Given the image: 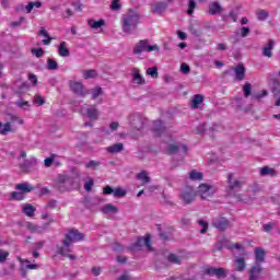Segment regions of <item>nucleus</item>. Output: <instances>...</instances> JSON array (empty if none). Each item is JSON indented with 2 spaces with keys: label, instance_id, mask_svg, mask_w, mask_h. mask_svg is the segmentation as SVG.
<instances>
[{
  "label": "nucleus",
  "instance_id": "obj_31",
  "mask_svg": "<svg viewBox=\"0 0 280 280\" xmlns=\"http://www.w3.org/2000/svg\"><path fill=\"white\" fill-rule=\"evenodd\" d=\"M15 189L23 191L24 194H30V191H34V186L30 185V183H22L15 186Z\"/></svg>",
  "mask_w": 280,
  "mask_h": 280
},
{
  "label": "nucleus",
  "instance_id": "obj_34",
  "mask_svg": "<svg viewBox=\"0 0 280 280\" xmlns=\"http://www.w3.org/2000/svg\"><path fill=\"white\" fill-rule=\"evenodd\" d=\"M235 270L237 272H244L246 270V260L244 258H237L235 260Z\"/></svg>",
  "mask_w": 280,
  "mask_h": 280
},
{
  "label": "nucleus",
  "instance_id": "obj_6",
  "mask_svg": "<svg viewBox=\"0 0 280 280\" xmlns=\"http://www.w3.org/2000/svg\"><path fill=\"white\" fill-rule=\"evenodd\" d=\"M70 91L74 93V95H79V97H86L91 93V91L86 90V88L78 81H70Z\"/></svg>",
  "mask_w": 280,
  "mask_h": 280
},
{
  "label": "nucleus",
  "instance_id": "obj_19",
  "mask_svg": "<svg viewBox=\"0 0 280 280\" xmlns=\"http://www.w3.org/2000/svg\"><path fill=\"white\" fill-rule=\"evenodd\" d=\"M56 248H57L58 255H61V257H69L71 259V261H75V259H77L75 255L69 254V253H71L70 247L68 250L67 247H65V246L56 245Z\"/></svg>",
  "mask_w": 280,
  "mask_h": 280
},
{
  "label": "nucleus",
  "instance_id": "obj_41",
  "mask_svg": "<svg viewBox=\"0 0 280 280\" xmlns=\"http://www.w3.org/2000/svg\"><path fill=\"white\" fill-rule=\"evenodd\" d=\"M256 16L258 19V21H266L268 19V16H270V13H268V11L260 9L256 12Z\"/></svg>",
  "mask_w": 280,
  "mask_h": 280
},
{
  "label": "nucleus",
  "instance_id": "obj_25",
  "mask_svg": "<svg viewBox=\"0 0 280 280\" xmlns=\"http://www.w3.org/2000/svg\"><path fill=\"white\" fill-rule=\"evenodd\" d=\"M272 49H275V40L269 39L267 45L262 47V56L267 58H272Z\"/></svg>",
  "mask_w": 280,
  "mask_h": 280
},
{
  "label": "nucleus",
  "instance_id": "obj_2",
  "mask_svg": "<svg viewBox=\"0 0 280 280\" xmlns=\"http://www.w3.org/2000/svg\"><path fill=\"white\" fill-rule=\"evenodd\" d=\"M145 246L147 250H152V236L150 234H145V236H138L137 242L131 243L130 246L127 247L129 253H139V250L143 249Z\"/></svg>",
  "mask_w": 280,
  "mask_h": 280
},
{
  "label": "nucleus",
  "instance_id": "obj_52",
  "mask_svg": "<svg viewBox=\"0 0 280 280\" xmlns=\"http://www.w3.org/2000/svg\"><path fill=\"white\" fill-rule=\"evenodd\" d=\"M31 52L36 58H43V56L45 55V50L43 48H32Z\"/></svg>",
  "mask_w": 280,
  "mask_h": 280
},
{
  "label": "nucleus",
  "instance_id": "obj_51",
  "mask_svg": "<svg viewBox=\"0 0 280 280\" xmlns=\"http://www.w3.org/2000/svg\"><path fill=\"white\" fill-rule=\"evenodd\" d=\"M110 10H113L114 12H117L119 10H121V3L119 0H113L110 5H109Z\"/></svg>",
  "mask_w": 280,
  "mask_h": 280
},
{
  "label": "nucleus",
  "instance_id": "obj_4",
  "mask_svg": "<svg viewBox=\"0 0 280 280\" xmlns=\"http://www.w3.org/2000/svg\"><path fill=\"white\" fill-rule=\"evenodd\" d=\"M159 45H150L149 39H141L139 43L136 44L133 47V54L135 56H141L143 51H159Z\"/></svg>",
  "mask_w": 280,
  "mask_h": 280
},
{
  "label": "nucleus",
  "instance_id": "obj_21",
  "mask_svg": "<svg viewBox=\"0 0 280 280\" xmlns=\"http://www.w3.org/2000/svg\"><path fill=\"white\" fill-rule=\"evenodd\" d=\"M132 83L139 85L145 84V79L139 72V68H132Z\"/></svg>",
  "mask_w": 280,
  "mask_h": 280
},
{
  "label": "nucleus",
  "instance_id": "obj_45",
  "mask_svg": "<svg viewBox=\"0 0 280 280\" xmlns=\"http://www.w3.org/2000/svg\"><path fill=\"white\" fill-rule=\"evenodd\" d=\"M138 180H142L143 183H150L151 178L148 176V173L145 171H142L137 174Z\"/></svg>",
  "mask_w": 280,
  "mask_h": 280
},
{
  "label": "nucleus",
  "instance_id": "obj_37",
  "mask_svg": "<svg viewBox=\"0 0 280 280\" xmlns=\"http://www.w3.org/2000/svg\"><path fill=\"white\" fill-rule=\"evenodd\" d=\"M36 212V208L30 203H26L23 207V213L27 215L28 218H34V213Z\"/></svg>",
  "mask_w": 280,
  "mask_h": 280
},
{
  "label": "nucleus",
  "instance_id": "obj_40",
  "mask_svg": "<svg viewBox=\"0 0 280 280\" xmlns=\"http://www.w3.org/2000/svg\"><path fill=\"white\" fill-rule=\"evenodd\" d=\"M243 94H244V97H250V95H253V85L248 82H246L244 85H243Z\"/></svg>",
  "mask_w": 280,
  "mask_h": 280
},
{
  "label": "nucleus",
  "instance_id": "obj_28",
  "mask_svg": "<svg viewBox=\"0 0 280 280\" xmlns=\"http://www.w3.org/2000/svg\"><path fill=\"white\" fill-rule=\"evenodd\" d=\"M55 189L60 191V194H65V191H69V187L65 182L60 180V175H58L57 180L55 182Z\"/></svg>",
  "mask_w": 280,
  "mask_h": 280
},
{
  "label": "nucleus",
  "instance_id": "obj_61",
  "mask_svg": "<svg viewBox=\"0 0 280 280\" xmlns=\"http://www.w3.org/2000/svg\"><path fill=\"white\" fill-rule=\"evenodd\" d=\"M180 71L185 74V75H187L188 73H191V68H189V65H187V63H182L180 65Z\"/></svg>",
  "mask_w": 280,
  "mask_h": 280
},
{
  "label": "nucleus",
  "instance_id": "obj_23",
  "mask_svg": "<svg viewBox=\"0 0 280 280\" xmlns=\"http://www.w3.org/2000/svg\"><path fill=\"white\" fill-rule=\"evenodd\" d=\"M261 265L257 264L249 270V280H259V276L261 275Z\"/></svg>",
  "mask_w": 280,
  "mask_h": 280
},
{
  "label": "nucleus",
  "instance_id": "obj_44",
  "mask_svg": "<svg viewBox=\"0 0 280 280\" xmlns=\"http://www.w3.org/2000/svg\"><path fill=\"white\" fill-rule=\"evenodd\" d=\"M84 80H89L91 78H97V70H85L83 71Z\"/></svg>",
  "mask_w": 280,
  "mask_h": 280
},
{
  "label": "nucleus",
  "instance_id": "obj_15",
  "mask_svg": "<svg viewBox=\"0 0 280 280\" xmlns=\"http://www.w3.org/2000/svg\"><path fill=\"white\" fill-rule=\"evenodd\" d=\"M269 91L272 93L273 97H279L280 95V81L277 78L269 79L268 81Z\"/></svg>",
  "mask_w": 280,
  "mask_h": 280
},
{
  "label": "nucleus",
  "instance_id": "obj_62",
  "mask_svg": "<svg viewBox=\"0 0 280 280\" xmlns=\"http://www.w3.org/2000/svg\"><path fill=\"white\" fill-rule=\"evenodd\" d=\"M190 34H192V36H196V38H200V36H202V31L195 27H190Z\"/></svg>",
  "mask_w": 280,
  "mask_h": 280
},
{
  "label": "nucleus",
  "instance_id": "obj_8",
  "mask_svg": "<svg viewBox=\"0 0 280 280\" xmlns=\"http://www.w3.org/2000/svg\"><path fill=\"white\" fill-rule=\"evenodd\" d=\"M13 92L15 95H19L20 97H23L27 91H30L31 85L27 82H23L21 80H18L13 83Z\"/></svg>",
  "mask_w": 280,
  "mask_h": 280
},
{
  "label": "nucleus",
  "instance_id": "obj_48",
  "mask_svg": "<svg viewBox=\"0 0 280 280\" xmlns=\"http://www.w3.org/2000/svg\"><path fill=\"white\" fill-rule=\"evenodd\" d=\"M147 75H150L151 78H159V68L156 67L148 68Z\"/></svg>",
  "mask_w": 280,
  "mask_h": 280
},
{
  "label": "nucleus",
  "instance_id": "obj_32",
  "mask_svg": "<svg viewBox=\"0 0 280 280\" xmlns=\"http://www.w3.org/2000/svg\"><path fill=\"white\" fill-rule=\"evenodd\" d=\"M122 151H124V143L121 142H118L107 148V152H109V154H117Z\"/></svg>",
  "mask_w": 280,
  "mask_h": 280
},
{
  "label": "nucleus",
  "instance_id": "obj_43",
  "mask_svg": "<svg viewBox=\"0 0 280 280\" xmlns=\"http://www.w3.org/2000/svg\"><path fill=\"white\" fill-rule=\"evenodd\" d=\"M189 178L190 180H202L203 174L194 170L190 172Z\"/></svg>",
  "mask_w": 280,
  "mask_h": 280
},
{
  "label": "nucleus",
  "instance_id": "obj_22",
  "mask_svg": "<svg viewBox=\"0 0 280 280\" xmlns=\"http://www.w3.org/2000/svg\"><path fill=\"white\" fill-rule=\"evenodd\" d=\"M234 102L236 104V109L237 110H243L244 113H250L253 109V105H248L247 107L244 108V98L241 96L234 97Z\"/></svg>",
  "mask_w": 280,
  "mask_h": 280
},
{
  "label": "nucleus",
  "instance_id": "obj_20",
  "mask_svg": "<svg viewBox=\"0 0 280 280\" xmlns=\"http://www.w3.org/2000/svg\"><path fill=\"white\" fill-rule=\"evenodd\" d=\"M234 73L235 80L242 82V80L246 78V68L244 67V63H238L237 67L234 69Z\"/></svg>",
  "mask_w": 280,
  "mask_h": 280
},
{
  "label": "nucleus",
  "instance_id": "obj_47",
  "mask_svg": "<svg viewBox=\"0 0 280 280\" xmlns=\"http://www.w3.org/2000/svg\"><path fill=\"white\" fill-rule=\"evenodd\" d=\"M207 132V122L200 124L196 129H195V135H205Z\"/></svg>",
  "mask_w": 280,
  "mask_h": 280
},
{
  "label": "nucleus",
  "instance_id": "obj_24",
  "mask_svg": "<svg viewBox=\"0 0 280 280\" xmlns=\"http://www.w3.org/2000/svg\"><path fill=\"white\" fill-rule=\"evenodd\" d=\"M255 261L256 264H264V261H266V250L264 248H255Z\"/></svg>",
  "mask_w": 280,
  "mask_h": 280
},
{
  "label": "nucleus",
  "instance_id": "obj_16",
  "mask_svg": "<svg viewBox=\"0 0 280 280\" xmlns=\"http://www.w3.org/2000/svg\"><path fill=\"white\" fill-rule=\"evenodd\" d=\"M60 182L66 184V187H68V191H71V189H75L78 187V183L75 182V177L71 175H59Z\"/></svg>",
  "mask_w": 280,
  "mask_h": 280
},
{
  "label": "nucleus",
  "instance_id": "obj_9",
  "mask_svg": "<svg viewBox=\"0 0 280 280\" xmlns=\"http://www.w3.org/2000/svg\"><path fill=\"white\" fill-rule=\"evenodd\" d=\"M228 196H234L235 189H242V182H240L238 179L233 180V173L228 174Z\"/></svg>",
  "mask_w": 280,
  "mask_h": 280
},
{
  "label": "nucleus",
  "instance_id": "obj_1",
  "mask_svg": "<svg viewBox=\"0 0 280 280\" xmlns=\"http://www.w3.org/2000/svg\"><path fill=\"white\" fill-rule=\"evenodd\" d=\"M141 15L139 12L129 9L127 13L122 15V32L125 34H132L137 30V25H139Z\"/></svg>",
  "mask_w": 280,
  "mask_h": 280
},
{
  "label": "nucleus",
  "instance_id": "obj_58",
  "mask_svg": "<svg viewBox=\"0 0 280 280\" xmlns=\"http://www.w3.org/2000/svg\"><path fill=\"white\" fill-rule=\"evenodd\" d=\"M12 200H23L25 198V195L23 192L13 191L11 192Z\"/></svg>",
  "mask_w": 280,
  "mask_h": 280
},
{
  "label": "nucleus",
  "instance_id": "obj_33",
  "mask_svg": "<svg viewBox=\"0 0 280 280\" xmlns=\"http://www.w3.org/2000/svg\"><path fill=\"white\" fill-rule=\"evenodd\" d=\"M205 102V96L196 94L191 101V108H200V105Z\"/></svg>",
  "mask_w": 280,
  "mask_h": 280
},
{
  "label": "nucleus",
  "instance_id": "obj_63",
  "mask_svg": "<svg viewBox=\"0 0 280 280\" xmlns=\"http://www.w3.org/2000/svg\"><path fill=\"white\" fill-rule=\"evenodd\" d=\"M10 253L0 249V264H3L5 261V259H8Z\"/></svg>",
  "mask_w": 280,
  "mask_h": 280
},
{
  "label": "nucleus",
  "instance_id": "obj_59",
  "mask_svg": "<svg viewBox=\"0 0 280 280\" xmlns=\"http://www.w3.org/2000/svg\"><path fill=\"white\" fill-rule=\"evenodd\" d=\"M268 91L262 90L261 93L253 94L252 100H261L262 97H267Z\"/></svg>",
  "mask_w": 280,
  "mask_h": 280
},
{
  "label": "nucleus",
  "instance_id": "obj_39",
  "mask_svg": "<svg viewBox=\"0 0 280 280\" xmlns=\"http://www.w3.org/2000/svg\"><path fill=\"white\" fill-rule=\"evenodd\" d=\"M100 165H102V162L91 160L90 162L85 163L86 170H100Z\"/></svg>",
  "mask_w": 280,
  "mask_h": 280
},
{
  "label": "nucleus",
  "instance_id": "obj_42",
  "mask_svg": "<svg viewBox=\"0 0 280 280\" xmlns=\"http://www.w3.org/2000/svg\"><path fill=\"white\" fill-rule=\"evenodd\" d=\"M8 132H12V126L10 122H0V135H8Z\"/></svg>",
  "mask_w": 280,
  "mask_h": 280
},
{
  "label": "nucleus",
  "instance_id": "obj_38",
  "mask_svg": "<svg viewBox=\"0 0 280 280\" xmlns=\"http://www.w3.org/2000/svg\"><path fill=\"white\" fill-rule=\"evenodd\" d=\"M46 69H48V71H58V61L54 58H48Z\"/></svg>",
  "mask_w": 280,
  "mask_h": 280
},
{
  "label": "nucleus",
  "instance_id": "obj_35",
  "mask_svg": "<svg viewBox=\"0 0 280 280\" xmlns=\"http://www.w3.org/2000/svg\"><path fill=\"white\" fill-rule=\"evenodd\" d=\"M102 213L106 214V213H118L119 209L115 206H113L112 203H106L102 209H101Z\"/></svg>",
  "mask_w": 280,
  "mask_h": 280
},
{
  "label": "nucleus",
  "instance_id": "obj_7",
  "mask_svg": "<svg viewBox=\"0 0 280 280\" xmlns=\"http://www.w3.org/2000/svg\"><path fill=\"white\" fill-rule=\"evenodd\" d=\"M205 275H208L209 277H217V279H226V277H229V270L222 267H208L205 269Z\"/></svg>",
  "mask_w": 280,
  "mask_h": 280
},
{
  "label": "nucleus",
  "instance_id": "obj_57",
  "mask_svg": "<svg viewBox=\"0 0 280 280\" xmlns=\"http://www.w3.org/2000/svg\"><path fill=\"white\" fill-rule=\"evenodd\" d=\"M34 104H37V106H43L45 104V98L40 96V94H36L33 100Z\"/></svg>",
  "mask_w": 280,
  "mask_h": 280
},
{
  "label": "nucleus",
  "instance_id": "obj_36",
  "mask_svg": "<svg viewBox=\"0 0 280 280\" xmlns=\"http://www.w3.org/2000/svg\"><path fill=\"white\" fill-rule=\"evenodd\" d=\"M106 22L104 20H98V21H95V20H89L88 21V25L90 27H92V30H100V27H103V25H105Z\"/></svg>",
  "mask_w": 280,
  "mask_h": 280
},
{
  "label": "nucleus",
  "instance_id": "obj_46",
  "mask_svg": "<svg viewBox=\"0 0 280 280\" xmlns=\"http://www.w3.org/2000/svg\"><path fill=\"white\" fill-rule=\"evenodd\" d=\"M199 226H202V229L199 231L201 235H205L209 231V223L205 220H198Z\"/></svg>",
  "mask_w": 280,
  "mask_h": 280
},
{
  "label": "nucleus",
  "instance_id": "obj_56",
  "mask_svg": "<svg viewBox=\"0 0 280 280\" xmlns=\"http://www.w3.org/2000/svg\"><path fill=\"white\" fill-rule=\"evenodd\" d=\"M102 93H104L102 88L97 86V88L93 89L92 90V100H97V97H100V95H102Z\"/></svg>",
  "mask_w": 280,
  "mask_h": 280
},
{
  "label": "nucleus",
  "instance_id": "obj_10",
  "mask_svg": "<svg viewBox=\"0 0 280 280\" xmlns=\"http://www.w3.org/2000/svg\"><path fill=\"white\" fill-rule=\"evenodd\" d=\"M198 194L200 195L201 200H207V198H211V196L215 194V190L213 189V186L209 184H201Z\"/></svg>",
  "mask_w": 280,
  "mask_h": 280
},
{
  "label": "nucleus",
  "instance_id": "obj_50",
  "mask_svg": "<svg viewBox=\"0 0 280 280\" xmlns=\"http://www.w3.org/2000/svg\"><path fill=\"white\" fill-rule=\"evenodd\" d=\"M15 106H19V108H23V110H27V108H30V102L20 98L18 102H15Z\"/></svg>",
  "mask_w": 280,
  "mask_h": 280
},
{
  "label": "nucleus",
  "instance_id": "obj_49",
  "mask_svg": "<svg viewBox=\"0 0 280 280\" xmlns=\"http://www.w3.org/2000/svg\"><path fill=\"white\" fill-rule=\"evenodd\" d=\"M127 191L124 190L121 187H117L114 189V198H124Z\"/></svg>",
  "mask_w": 280,
  "mask_h": 280
},
{
  "label": "nucleus",
  "instance_id": "obj_54",
  "mask_svg": "<svg viewBox=\"0 0 280 280\" xmlns=\"http://www.w3.org/2000/svg\"><path fill=\"white\" fill-rule=\"evenodd\" d=\"M168 261L171 264H177V265H180V257H178L177 255L175 254H170L168 257H167Z\"/></svg>",
  "mask_w": 280,
  "mask_h": 280
},
{
  "label": "nucleus",
  "instance_id": "obj_55",
  "mask_svg": "<svg viewBox=\"0 0 280 280\" xmlns=\"http://www.w3.org/2000/svg\"><path fill=\"white\" fill-rule=\"evenodd\" d=\"M194 10H196V1H195V0H189V1H188L187 14H188L189 16H191V14H194Z\"/></svg>",
  "mask_w": 280,
  "mask_h": 280
},
{
  "label": "nucleus",
  "instance_id": "obj_64",
  "mask_svg": "<svg viewBox=\"0 0 280 280\" xmlns=\"http://www.w3.org/2000/svg\"><path fill=\"white\" fill-rule=\"evenodd\" d=\"M54 159H55V155H51L50 158L45 159L44 161L45 167H51V165H54Z\"/></svg>",
  "mask_w": 280,
  "mask_h": 280
},
{
  "label": "nucleus",
  "instance_id": "obj_12",
  "mask_svg": "<svg viewBox=\"0 0 280 280\" xmlns=\"http://www.w3.org/2000/svg\"><path fill=\"white\" fill-rule=\"evenodd\" d=\"M36 165H38V160L36 158H31L30 160H24L23 163L20 164V170H22L24 174H30Z\"/></svg>",
  "mask_w": 280,
  "mask_h": 280
},
{
  "label": "nucleus",
  "instance_id": "obj_29",
  "mask_svg": "<svg viewBox=\"0 0 280 280\" xmlns=\"http://www.w3.org/2000/svg\"><path fill=\"white\" fill-rule=\"evenodd\" d=\"M58 54L61 56V58H68V56H71V51H69V48H67V43L61 42L58 47Z\"/></svg>",
  "mask_w": 280,
  "mask_h": 280
},
{
  "label": "nucleus",
  "instance_id": "obj_53",
  "mask_svg": "<svg viewBox=\"0 0 280 280\" xmlns=\"http://www.w3.org/2000/svg\"><path fill=\"white\" fill-rule=\"evenodd\" d=\"M275 174V171L268 166H264L260 168V176H268Z\"/></svg>",
  "mask_w": 280,
  "mask_h": 280
},
{
  "label": "nucleus",
  "instance_id": "obj_11",
  "mask_svg": "<svg viewBox=\"0 0 280 280\" xmlns=\"http://www.w3.org/2000/svg\"><path fill=\"white\" fill-rule=\"evenodd\" d=\"M229 224H231V222L224 217H218L212 220V226H214V229H218V231H220L221 233H224V231L229 229Z\"/></svg>",
  "mask_w": 280,
  "mask_h": 280
},
{
  "label": "nucleus",
  "instance_id": "obj_3",
  "mask_svg": "<svg viewBox=\"0 0 280 280\" xmlns=\"http://www.w3.org/2000/svg\"><path fill=\"white\" fill-rule=\"evenodd\" d=\"M82 240H84V234L79 232L75 229H71L65 235V238L61 241V243L65 246V248H67V250H69V248H71V244H73V242H82Z\"/></svg>",
  "mask_w": 280,
  "mask_h": 280
},
{
  "label": "nucleus",
  "instance_id": "obj_30",
  "mask_svg": "<svg viewBox=\"0 0 280 280\" xmlns=\"http://www.w3.org/2000/svg\"><path fill=\"white\" fill-rule=\"evenodd\" d=\"M37 35L45 36V38H47L42 40L43 45H51V40H54V37L49 36V33L47 32V30L42 27Z\"/></svg>",
  "mask_w": 280,
  "mask_h": 280
},
{
  "label": "nucleus",
  "instance_id": "obj_17",
  "mask_svg": "<svg viewBox=\"0 0 280 280\" xmlns=\"http://www.w3.org/2000/svg\"><path fill=\"white\" fill-rule=\"evenodd\" d=\"M165 130H166V128H165V124H163V121H161V120L153 121L152 132H153L154 137H161V135H163V132H165Z\"/></svg>",
  "mask_w": 280,
  "mask_h": 280
},
{
  "label": "nucleus",
  "instance_id": "obj_60",
  "mask_svg": "<svg viewBox=\"0 0 280 280\" xmlns=\"http://www.w3.org/2000/svg\"><path fill=\"white\" fill-rule=\"evenodd\" d=\"M93 185H95V179L90 178V180L84 184L85 191H92Z\"/></svg>",
  "mask_w": 280,
  "mask_h": 280
},
{
  "label": "nucleus",
  "instance_id": "obj_13",
  "mask_svg": "<svg viewBox=\"0 0 280 280\" xmlns=\"http://www.w3.org/2000/svg\"><path fill=\"white\" fill-rule=\"evenodd\" d=\"M180 150H183L185 156H187V154L189 152V148L187 147V144L177 142V143L168 144V147H167L168 154H178V152H180Z\"/></svg>",
  "mask_w": 280,
  "mask_h": 280
},
{
  "label": "nucleus",
  "instance_id": "obj_14",
  "mask_svg": "<svg viewBox=\"0 0 280 280\" xmlns=\"http://www.w3.org/2000/svg\"><path fill=\"white\" fill-rule=\"evenodd\" d=\"M145 125V119L141 117L140 115H131L130 116V126L133 128V130H141L143 126Z\"/></svg>",
  "mask_w": 280,
  "mask_h": 280
},
{
  "label": "nucleus",
  "instance_id": "obj_27",
  "mask_svg": "<svg viewBox=\"0 0 280 280\" xmlns=\"http://www.w3.org/2000/svg\"><path fill=\"white\" fill-rule=\"evenodd\" d=\"M167 3L166 2H156L151 12L152 14H163V12H165V10H167Z\"/></svg>",
  "mask_w": 280,
  "mask_h": 280
},
{
  "label": "nucleus",
  "instance_id": "obj_5",
  "mask_svg": "<svg viewBox=\"0 0 280 280\" xmlns=\"http://www.w3.org/2000/svg\"><path fill=\"white\" fill-rule=\"evenodd\" d=\"M180 200H183L184 205H191L194 200H196V190L191 186H187L179 194Z\"/></svg>",
  "mask_w": 280,
  "mask_h": 280
},
{
  "label": "nucleus",
  "instance_id": "obj_18",
  "mask_svg": "<svg viewBox=\"0 0 280 280\" xmlns=\"http://www.w3.org/2000/svg\"><path fill=\"white\" fill-rule=\"evenodd\" d=\"M82 110H85L89 119L95 120L100 117V112L95 108V105L82 106Z\"/></svg>",
  "mask_w": 280,
  "mask_h": 280
},
{
  "label": "nucleus",
  "instance_id": "obj_26",
  "mask_svg": "<svg viewBox=\"0 0 280 280\" xmlns=\"http://www.w3.org/2000/svg\"><path fill=\"white\" fill-rule=\"evenodd\" d=\"M209 14H211V16H215L217 14H222V5L220 4V2H210Z\"/></svg>",
  "mask_w": 280,
  "mask_h": 280
}]
</instances>
